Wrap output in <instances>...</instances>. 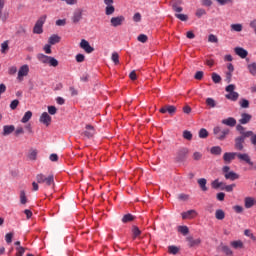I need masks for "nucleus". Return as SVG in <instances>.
Here are the masks:
<instances>
[{"instance_id": "7c9ffc66", "label": "nucleus", "mask_w": 256, "mask_h": 256, "mask_svg": "<svg viewBox=\"0 0 256 256\" xmlns=\"http://www.w3.org/2000/svg\"><path fill=\"white\" fill-rule=\"evenodd\" d=\"M131 221H135V216L132 214H125L122 218V223H131Z\"/></svg>"}, {"instance_id": "3c124183", "label": "nucleus", "mask_w": 256, "mask_h": 256, "mask_svg": "<svg viewBox=\"0 0 256 256\" xmlns=\"http://www.w3.org/2000/svg\"><path fill=\"white\" fill-rule=\"evenodd\" d=\"M175 18L179 19L180 21H187L189 19V16L186 14H175Z\"/></svg>"}, {"instance_id": "49530a36", "label": "nucleus", "mask_w": 256, "mask_h": 256, "mask_svg": "<svg viewBox=\"0 0 256 256\" xmlns=\"http://www.w3.org/2000/svg\"><path fill=\"white\" fill-rule=\"evenodd\" d=\"M16 255L17 256H23V255H25V247H23V246H18V247H16Z\"/></svg>"}, {"instance_id": "58836bf2", "label": "nucleus", "mask_w": 256, "mask_h": 256, "mask_svg": "<svg viewBox=\"0 0 256 256\" xmlns=\"http://www.w3.org/2000/svg\"><path fill=\"white\" fill-rule=\"evenodd\" d=\"M178 233H181L182 235H189V227L178 226Z\"/></svg>"}, {"instance_id": "ddd939ff", "label": "nucleus", "mask_w": 256, "mask_h": 256, "mask_svg": "<svg viewBox=\"0 0 256 256\" xmlns=\"http://www.w3.org/2000/svg\"><path fill=\"white\" fill-rule=\"evenodd\" d=\"M188 154H189L188 148H181L177 152V157H176L177 161H183V159H185V157H187Z\"/></svg>"}, {"instance_id": "4d7b16f0", "label": "nucleus", "mask_w": 256, "mask_h": 256, "mask_svg": "<svg viewBox=\"0 0 256 256\" xmlns=\"http://www.w3.org/2000/svg\"><path fill=\"white\" fill-rule=\"evenodd\" d=\"M57 27H65L67 25V20L66 19H59L56 21Z\"/></svg>"}, {"instance_id": "cd10ccee", "label": "nucleus", "mask_w": 256, "mask_h": 256, "mask_svg": "<svg viewBox=\"0 0 256 256\" xmlns=\"http://www.w3.org/2000/svg\"><path fill=\"white\" fill-rule=\"evenodd\" d=\"M247 69L250 75H253V77H256V62L248 64Z\"/></svg>"}, {"instance_id": "6ab92c4d", "label": "nucleus", "mask_w": 256, "mask_h": 256, "mask_svg": "<svg viewBox=\"0 0 256 256\" xmlns=\"http://www.w3.org/2000/svg\"><path fill=\"white\" fill-rule=\"evenodd\" d=\"M197 215V211L195 210H188L182 213V219H195Z\"/></svg>"}, {"instance_id": "f8f14e48", "label": "nucleus", "mask_w": 256, "mask_h": 256, "mask_svg": "<svg viewBox=\"0 0 256 256\" xmlns=\"http://www.w3.org/2000/svg\"><path fill=\"white\" fill-rule=\"evenodd\" d=\"M86 139H91L95 135V128L92 125H86V130L83 132Z\"/></svg>"}, {"instance_id": "a18cd8bd", "label": "nucleus", "mask_w": 256, "mask_h": 256, "mask_svg": "<svg viewBox=\"0 0 256 256\" xmlns=\"http://www.w3.org/2000/svg\"><path fill=\"white\" fill-rule=\"evenodd\" d=\"M240 107H242V109H249V100L247 99H242L240 100Z\"/></svg>"}, {"instance_id": "412c9836", "label": "nucleus", "mask_w": 256, "mask_h": 256, "mask_svg": "<svg viewBox=\"0 0 256 256\" xmlns=\"http://www.w3.org/2000/svg\"><path fill=\"white\" fill-rule=\"evenodd\" d=\"M13 131H15V126H13V125H5L3 127L2 135H4V137H6V135H11V133H13Z\"/></svg>"}, {"instance_id": "37998d69", "label": "nucleus", "mask_w": 256, "mask_h": 256, "mask_svg": "<svg viewBox=\"0 0 256 256\" xmlns=\"http://www.w3.org/2000/svg\"><path fill=\"white\" fill-rule=\"evenodd\" d=\"M212 189H219L223 185V182H219V179L214 180L212 183Z\"/></svg>"}, {"instance_id": "bb28decb", "label": "nucleus", "mask_w": 256, "mask_h": 256, "mask_svg": "<svg viewBox=\"0 0 256 256\" xmlns=\"http://www.w3.org/2000/svg\"><path fill=\"white\" fill-rule=\"evenodd\" d=\"M244 203H245L246 209H251V207H253V205H255V199H253L251 197H246L244 200Z\"/></svg>"}, {"instance_id": "4be33fe9", "label": "nucleus", "mask_w": 256, "mask_h": 256, "mask_svg": "<svg viewBox=\"0 0 256 256\" xmlns=\"http://www.w3.org/2000/svg\"><path fill=\"white\" fill-rule=\"evenodd\" d=\"M51 56H47L45 54H38L37 59L40 61V63H43L44 65H49V59Z\"/></svg>"}, {"instance_id": "423d86ee", "label": "nucleus", "mask_w": 256, "mask_h": 256, "mask_svg": "<svg viewBox=\"0 0 256 256\" xmlns=\"http://www.w3.org/2000/svg\"><path fill=\"white\" fill-rule=\"evenodd\" d=\"M123 23H125V16H123V15L112 17L110 19V25L112 27H121V25H123Z\"/></svg>"}, {"instance_id": "a211bd4d", "label": "nucleus", "mask_w": 256, "mask_h": 256, "mask_svg": "<svg viewBox=\"0 0 256 256\" xmlns=\"http://www.w3.org/2000/svg\"><path fill=\"white\" fill-rule=\"evenodd\" d=\"M177 111V108L172 105L164 106L160 109V113H169L170 115H173Z\"/></svg>"}, {"instance_id": "79ce46f5", "label": "nucleus", "mask_w": 256, "mask_h": 256, "mask_svg": "<svg viewBox=\"0 0 256 256\" xmlns=\"http://www.w3.org/2000/svg\"><path fill=\"white\" fill-rule=\"evenodd\" d=\"M132 233H133V238L137 239V237H139V235H141V230H139V227L133 226Z\"/></svg>"}, {"instance_id": "680f3d73", "label": "nucleus", "mask_w": 256, "mask_h": 256, "mask_svg": "<svg viewBox=\"0 0 256 256\" xmlns=\"http://www.w3.org/2000/svg\"><path fill=\"white\" fill-rule=\"evenodd\" d=\"M43 51H45V53L47 55H51L52 51H51V44H46L44 47H43Z\"/></svg>"}, {"instance_id": "052dcab7", "label": "nucleus", "mask_w": 256, "mask_h": 256, "mask_svg": "<svg viewBox=\"0 0 256 256\" xmlns=\"http://www.w3.org/2000/svg\"><path fill=\"white\" fill-rule=\"evenodd\" d=\"M5 241H6V243H12V241H13V233H7L6 234V236H5Z\"/></svg>"}, {"instance_id": "39448f33", "label": "nucleus", "mask_w": 256, "mask_h": 256, "mask_svg": "<svg viewBox=\"0 0 256 256\" xmlns=\"http://www.w3.org/2000/svg\"><path fill=\"white\" fill-rule=\"evenodd\" d=\"M237 158L239 161H244V163H247L252 169H256V163L251 161V156L247 153H237Z\"/></svg>"}, {"instance_id": "a878e982", "label": "nucleus", "mask_w": 256, "mask_h": 256, "mask_svg": "<svg viewBox=\"0 0 256 256\" xmlns=\"http://www.w3.org/2000/svg\"><path fill=\"white\" fill-rule=\"evenodd\" d=\"M59 41H61V37L55 34L50 36L48 39L49 45H56V43H59Z\"/></svg>"}, {"instance_id": "0e129e2a", "label": "nucleus", "mask_w": 256, "mask_h": 256, "mask_svg": "<svg viewBox=\"0 0 256 256\" xmlns=\"http://www.w3.org/2000/svg\"><path fill=\"white\" fill-rule=\"evenodd\" d=\"M76 61H77V63H83V61H85V55L77 54L76 55Z\"/></svg>"}, {"instance_id": "f704fd0d", "label": "nucleus", "mask_w": 256, "mask_h": 256, "mask_svg": "<svg viewBox=\"0 0 256 256\" xmlns=\"http://www.w3.org/2000/svg\"><path fill=\"white\" fill-rule=\"evenodd\" d=\"M210 152L212 155H221V153L223 152V149H221L220 146H214L211 148Z\"/></svg>"}, {"instance_id": "f03ea898", "label": "nucleus", "mask_w": 256, "mask_h": 256, "mask_svg": "<svg viewBox=\"0 0 256 256\" xmlns=\"http://www.w3.org/2000/svg\"><path fill=\"white\" fill-rule=\"evenodd\" d=\"M37 183H44L46 187H51V185H55V177L53 174L45 176L44 174L36 175Z\"/></svg>"}, {"instance_id": "e433bc0d", "label": "nucleus", "mask_w": 256, "mask_h": 256, "mask_svg": "<svg viewBox=\"0 0 256 256\" xmlns=\"http://www.w3.org/2000/svg\"><path fill=\"white\" fill-rule=\"evenodd\" d=\"M182 136L186 141H191L193 139V134L189 130H184Z\"/></svg>"}, {"instance_id": "b1692460", "label": "nucleus", "mask_w": 256, "mask_h": 256, "mask_svg": "<svg viewBox=\"0 0 256 256\" xmlns=\"http://www.w3.org/2000/svg\"><path fill=\"white\" fill-rule=\"evenodd\" d=\"M230 245L231 247H233V249H244L245 247V245L243 244V241L241 240L232 241Z\"/></svg>"}, {"instance_id": "5701e85b", "label": "nucleus", "mask_w": 256, "mask_h": 256, "mask_svg": "<svg viewBox=\"0 0 256 256\" xmlns=\"http://www.w3.org/2000/svg\"><path fill=\"white\" fill-rule=\"evenodd\" d=\"M189 247H196L197 245L201 244V239H193V237H188L187 238Z\"/></svg>"}, {"instance_id": "aec40b11", "label": "nucleus", "mask_w": 256, "mask_h": 256, "mask_svg": "<svg viewBox=\"0 0 256 256\" xmlns=\"http://www.w3.org/2000/svg\"><path fill=\"white\" fill-rule=\"evenodd\" d=\"M39 151L37 149H30L28 152V159L29 161H37V155H38Z\"/></svg>"}, {"instance_id": "338daca9", "label": "nucleus", "mask_w": 256, "mask_h": 256, "mask_svg": "<svg viewBox=\"0 0 256 256\" xmlns=\"http://www.w3.org/2000/svg\"><path fill=\"white\" fill-rule=\"evenodd\" d=\"M227 91V93H233L235 92V85L234 84H230L226 87L225 89Z\"/></svg>"}, {"instance_id": "c9c22d12", "label": "nucleus", "mask_w": 256, "mask_h": 256, "mask_svg": "<svg viewBox=\"0 0 256 256\" xmlns=\"http://www.w3.org/2000/svg\"><path fill=\"white\" fill-rule=\"evenodd\" d=\"M20 203L21 205H26L27 203V194L25 193V190L20 191Z\"/></svg>"}, {"instance_id": "dca6fc26", "label": "nucleus", "mask_w": 256, "mask_h": 256, "mask_svg": "<svg viewBox=\"0 0 256 256\" xmlns=\"http://www.w3.org/2000/svg\"><path fill=\"white\" fill-rule=\"evenodd\" d=\"M234 51L238 57H241V59H246L247 55H249V52L241 47H236Z\"/></svg>"}, {"instance_id": "13d9d810", "label": "nucleus", "mask_w": 256, "mask_h": 256, "mask_svg": "<svg viewBox=\"0 0 256 256\" xmlns=\"http://www.w3.org/2000/svg\"><path fill=\"white\" fill-rule=\"evenodd\" d=\"M17 107H19V100H13L10 103V109H12V111H15V109H17Z\"/></svg>"}, {"instance_id": "ea45409f", "label": "nucleus", "mask_w": 256, "mask_h": 256, "mask_svg": "<svg viewBox=\"0 0 256 256\" xmlns=\"http://www.w3.org/2000/svg\"><path fill=\"white\" fill-rule=\"evenodd\" d=\"M48 65H50V67H58L59 66V61L57 59H55V57H51L48 61Z\"/></svg>"}, {"instance_id": "20e7f679", "label": "nucleus", "mask_w": 256, "mask_h": 256, "mask_svg": "<svg viewBox=\"0 0 256 256\" xmlns=\"http://www.w3.org/2000/svg\"><path fill=\"white\" fill-rule=\"evenodd\" d=\"M222 171L224 173L225 179H229L230 181H235L236 179H239V174L231 171V168L229 166H224L222 168Z\"/></svg>"}, {"instance_id": "473e14b6", "label": "nucleus", "mask_w": 256, "mask_h": 256, "mask_svg": "<svg viewBox=\"0 0 256 256\" xmlns=\"http://www.w3.org/2000/svg\"><path fill=\"white\" fill-rule=\"evenodd\" d=\"M115 13V6L113 4L106 5L105 15H113Z\"/></svg>"}, {"instance_id": "393cba45", "label": "nucleus", "mask_w": 256, "mask_h": 256, "mask_svg": "<svg viewBox=\"0 0 256 256\" xmlns=\"http://www.w3.org/2000/svg\"><path fill=\"white\" fill-rule=\"evenodd\" d=\"M225 97L229 101H237V99H239V93H237V92H229V94H226Z\"/></svg>"}, {"instance_id": "6e6552de", "label": "nucleus", "mask_w": 256, "mask_h": 256, "mask_svg": "<svg viewBox=\"0 0 256 256\" xmlns=\"http://www.w3.org/2000/svg\"><path fill=\"white\" fill-rule=\"evenodd\" d=\"M80 47L81 49H84L86 53H93V51H95V48H93L91 44H89V41L85 39L81 40Z\"/></svg>"}, {"instance_id": "e2e57ef3", "label": "nucleus", "mask_w": 256, "mask_h": 256, "mask_svg": "<svg viewBox=\"0 0 256 256\" xmlns=\"http://www.w3.org/2000/svg\"><path fill=\"white\" fill-rule=\"evenodd\" d=\"M133 21L135 23L141 22V13H139V12L135 13L134 16H133Z\"/></svg>"}, {"instance_id": "603ef678", "label": "nucleus", "mask_w": 256, "mask_h": 256, "mask_svg": "<svg viewBox=\"0 0 256 256\" xmlns=\"http://www.w3.org/2000/svg\"><path fill=\"white\" fill-rule=\"evenodd\" d=\"M208 41H209V43H218L219 39L214 34H210L208 36Z\"/></svg>"}, {"instance_id": "5fc2aeb1", "label": "nucleus", "mask_w": 256, "mask_h": 256, "mask_svg": "<svg viewBox=\"0 0 256 256\" xmlns=\"http://www.w3.org/2000/svg\"><path fill=\"white\" fill-rule=\"evenodd\" d=\"M148 37H147V35H145V34H140L139 36H138V41L140 42V43H147V41H148Z\"/></svg>"}, {"instance_id": "bf43d9fd", "label": "nucleus", "mask_w": 256, "mask_h": 256, "mask_svg": "<svg viewBox=\"0 0 256 256\" xmlns=\"http://www.w3.org/2000/svg\"><path fill=\"white\" fill-rule=\"evenodd\" d=\"M48 113H49V115H56L57 108L55 106H48Z\"/></svg>"}, {"instance_id": "4468645a", "label": "nucleus", "mask_w": 256, "mask_h": 256, "mask_svg": "<svg viewBox=\"0 0 256 256\" xmlns=\"http://www.w3.org/2000/svg\"><path fill=\"white\" fill-rule=\"evenodd\" d=\"M251 119H253V116H251V114L242 113L241 118L239 119V124L247 125V123H249Z\"/></svg>"}, {"instance_id": "2f4dec72", "label": "nucleus", "mask_w": 256, "mask_h": 256, "mask_svg": "<svg viewBox=\"0 0 256 256\" xmlns=\"http://www.w3.org/2000/svg\"><path fill=\"white\" fill-rule=\"evenodd\" d=\"M198 185L200 186V189H202V191H207V179L200 178L198 180Z\"/></svg>"}, {"instance_id": "f3484780", "label": "nucleus", "mask_w": 256, "mask_h": 256, "mask_svg": "<svg viewBox=\"0 0 256 256\" xmlns=\"http://www.w3.org/2000/svg\"><path fill=\"white\" fill-rule=\"evenodd\" d=\"M222 125H226L227 127H235V125H237V120L233 117H229L222 120Z\"/></svg>"}, {"instance_id": "a19ab883", "label": "nucleus", "mask_w": 256, "mask_h": 256, "mask_svg": "<svg viewBox=\"0 0 256 256\" xmlns=\"http://www.w3.org/2000/svg\"><path fill=\"white\" fill-rule=\"evenodd\" d=\"M231 29H232V31H236L237 33H241V31H243V25H241V24H232Z\"/></svg>"}, {"instance_id": "9b49d317", "label": "nucleus", "mask_w": 256, "mask_h": 256, "mask_svg": "<svg viewBox=\"0 0 256 256\" xmlns=\"http://www.w3.org/2000/svg\"><path fill=\"white\" fill-rule=\"evenodd\" d=\"M39 121H40V123H43V125H46V127H49L51 125V117H50L49 113H47V112L42 113Z\"/></svg>"}, {"instance_id": "774afa93", "label": "nucleus", "mask_w": 256, "mask_h": 256, "mask_svg": "<svg viewBox=\"0 0 256 256\" xmlns=\"http://www.w3.org/2000/svg\"><path fill=\"white\" fill-rule=\"evenodd\" d=\"M250 28L253 29L254 34L256 35V19L250 21Z\"/></svg>"}, {"instance_id": "8fccbe9b", "label": "nucleus", "mask_w": 256, "mask_h": 256, "mask_svg": "<svg viewBox=\"0 0 256 256\" xmlns=\"http://www.w3.org/2000/svg\"><path fill=\"white\" fill-rule=\"evenodd\" d=\"M255 134H253V131H245L240 138H242L244 141L247 139V137H253Z\"/></svg>"}, {"instance_id": "de8ad7c7", "label": "nucleus", "mask_w": 256, "mask_h": 256, "mask_svg": "<svg viewBox=\"0 0 256 256\" xmlns=\"http://www.w3.org/2000/svg\"><path fill=\"white\" fill-rule=\"evenodd\" d=\"M212 81L213 83H221V76L217 73H212Z\"/></svg>"}, {"instance_id": "6e6d98bb", "label": "nucleus", "mask_w": 256, "mask_h": 256, "mask_svg": "<svg viewBox=\"0 0 256 256\" xmlns=\"http://www.w3.org/2000/svg\"><path fill=\"white\" fill-rule=\"evenodd\" d=\"M203 15H207V11L203 8H199L196 11V17H203Z\"/></svg>"}, {"instance_id": "69168bd1", "label": "nucleus", "mask_w": 256, "mask_h": 256, "mask_svg": "<svg viewBox=\"0 0 256 256\" xmlns=\"http://www.w3.org/2000/svg\"><path fill=\"white\" fill-rule=\"evenodd\" d=\"M194 79H196L197 81H201V79H203V71H197Z\"/></svg>"}, {"instance_id": "0eeeda50", "label": "nucleus", "mask_w": 256, "mask_h": 256, "mask_svg": "<svg viewBox=\"0 0 256 256\" xmlns=\"http://www.w3.org/2000/svg\"><path fill=\"white\" fill-rule=\"evenodd\" d=\"M29 75V65L25 64L20 67L18 71V77L17 79L19 81H23V77H27Z\"/></svg>"}, {"instance_id": "7ed1b4c3", "label": "nucleus", "mask_w": 256, "mask_h": 256, "mask_svg": "<svg viewBox=\"0 0 256 256\" xmlns=\"http://www.w3.org/2000/svg\"><path fill=\"white\" fill-rule=\"evenodd\" d=\"M45 21H47V15L41 16L34 26L33 33L41 35V33H43V25H45Z\"/></svg>"}, {"instance_id": "c03bdc74", "label": "nucleus", "mask_w": 256, "mask_h": 256, "mask_svg": "<svg viewBox=\"0 0 256 256\" xmlns=\"http://www.w3.org/2000/svg\"><path fill=\"white\" fill-rule=\"evenodd\" d=\"M168 251L171 255H177L179 253V248L177 246H169Z\"/></svg>"}, {"instance_id": "2eb2a0df", "label": "nucleus", "mask_w": 256, "mask_h": 256, "mask_svg": "<svg viewBox=\"0 0 256 256\" xmlns=\"http://www.w3.org/2000/svg\"><path fill=\"white\" fill-rule=\"evenodd\" d=\"M237 157V152H226L223 155V160L225 163H231Z\"/></svg>"}, {"instance_id": "9d476101", "label": "nucleus", "mask_w": 256, "mask_h": 256, "mask_svg": "<svg viewBox=\"0 0 256 256\" xmlns=\"http://www.w3.org/2000/svg\"><path fill=\"white\" fill-rule=\"evenodd\" d=\"M234 141H235L234 147L236 151H243V149H245V146H244L245 140L243 138H240L239 136V137H236Z\"/></svg>"}, {"instance_id": "864d4df0", "label": "nucleus", "mask_w": 256, "mask_h": 256, "mask_svg": "<svg viewBox=\"0 0 256 256\" xmlns=\"http://www.w3.org/2000/svg\"><path fill=\"white\" fill-rule=\"evenodd\" d=\"M112 61L115 65H119V54L117 52L112 53Z\"/></svg>"}, {"instance_id": "c756f323", "label": "nucleus", "mask_w": 256, "mask_h": 256, "mask_svg": "<svg viewBox=\"0 0 256 256\" xmlns=\"http://www.w3.org/2000/svg\"><path fill=\"white\" fill-rule=\"evenodd\" d=\"M215 217L218 221H223V219H225V211L221 209L216 210Z\"/></svg>"}, {"instance_id": "09e8293b", "label": "nucleus", "mask_w": 256, "mask_h": 256, "mask_svg": "<svg viewBox=\"0 0 256 256\" xmlns=\"http://www.w3.org/2000/svg\"><path fill=\"white\" fill-rule=\"evenodd\" d=\"M222 251H223V253H225V255H227V256L233 255V251L231 250V248H229V246H223V247H222Z\"/></svg>"}, {"instance_id": "72a5a7b5", "label": "nucleus", "mask_w": 256, "mask_h": 256, "mask_svg": "<svg viewBox=\"0 0 256 256\" xmlns=\"http://www.w3.org/2000/svg\"><path fill=\"white\" fill-rule=\"evenodd\" d=\"M206 105L210 107L211 109H215L217 107V102L213 98H207L206 99Z\"/></svg>"}, {"instance_id": "f257e3e1", "label": "nucleus", "mask_w": 256, "mask_h": 256, "mask_svg": "<svg viewBox=\"0 0 256 256\" xmlns=\"http://www.w3.org/2000/svg\"><path fill=\"white\" fill-rule=\"evenodd\" d=\"M229 133H230L229 128L215 126L213 129V134L215 135L216 139H218L219 141H225V139H227V135H229Z\"/></svg>"}, {"instance_id": "4c0bfd02", "label": "nucleus", "mask_w": 256, "mask_h": 256, "mask_svg": "<svg viewBox=\"0 0 256 256\" xmlns=\"http://www.w3.org/2000/svg\"><path fill=\"white\" fill-rule=\"evenodd\" d=\"M199 137L200 139H207L209 137V132L205 128H201L199 131Z\"/></svg>"}, {"instance_id": "1a4fd4ad", "label": "nucleus", "mask_w": 256, "mask_h": 256, "mask_svg": "<svg viewBox=\"0 0 256 256\" xmlns=\"http://www.w3.org/2000/svg\"><path fill=\"white\" fill-rule=\"evenodd\" d=\"M72 23H74L75 25H77V23H79V21H81V19H83V10L78 9L73 13L72 16Z\"/></svg>"}, {"instance_id": "c85d7f7f", "label": "nucleus", "mask_w": 256, "mask_h": 256, "mask_svg": "<svg viewBox=\"0 0 256 256\" xmlns=\"http://www.w3.org/2000/svg\"><path fill=\"white\" fill-rule=\"evenodd\" d=\"M31 117H33V112L27 111L22 117L21 123H28V121L31 120Z\"/></svg>"}]
</instances>
